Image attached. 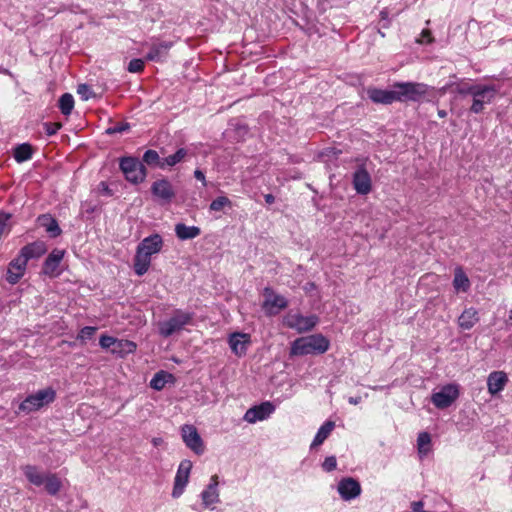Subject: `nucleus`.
<instances>
[{
  "instance_id": "obj_31",
  "label": "nucleus",
  "mask_w": 512,
  "mask_h": 512,
  "mask_svg": "<svg viewBox=\"0 0 512 512\" xmlns=\"http://www.w3.org/2000/svg\"><path fill=\"white\" fill-rule=\"evenodd\" d=\"M188 151L185 148H179L174 154L164 157L161 162V169L171 168L184 161Z\"/></svg>"
},
{
  "instance_id": "obj_57",
  "label": "nucleus",
  "mask_w": 512,
  "mask_h": 512,
  "mask_svg": "<svg viewBox=\"0 0 512 512\" xmlns=\"http://www.w3.org/2000/svg\"><path fill=\"white\" fill-rule=\"evenodd\" d=\"M381 16H382V18H385V17L387 16V12L382 11V12H381Z\"/></svg>"
},
{
  "instance_id": "obj_23",
  "label": "nucleus",
  "mask_w": 512,
  "mask_h": 512,
  "mask_svg": "<svg viewBox=\"0 0 512 512\" xmlns=\"http://www.w3.org/2000/svg\"><path fill=\"white\" fill-rule=\"evenodd\" d=\"M218 476L214 475L210 479V484L201 493L202 502L205 507L219 502Z\"/></svg>"
},
{
  "instance_id": "obj_14",
  "label": "nucleus",
  "mask_w": 512,
  "mask_h": 512,
  "mask_svg": "<svg viewBox=\"0 0 512 512\" xmlns=\"http://www.w3.org/2000/svg\"><path fill=\"white\" fill-rule=\"evenodd\" d=\"M275 410L271 402H263L260 405L249 408L244 414L243 419L248 423H256L267 419Z\"/></svg>"
},
{
  "instance_id": "obj_47",
  "label": "nucleus",
  "mask_w": 512,
  "mask_h": 512,
  "mask_svg": "<svg viewBox=\"0 0 512 512\" xmlns=\"http://www.w3.org/2000/svg\"><path fill=\"white\" fill-rule=\"evenodd\" d=\"M129 128H130V126L128 123H122V124H117L113 127L108 128L106 132L108 134L122 133L124 131H127Z\"/></svg>"
},
{
  "instance_id": "obj_22",
  "label": "nucleus",
  "mask_w": 512,
  "mask_h": 512,
  "mask_svg": "<svg viewBox=\"0 0 512 512\" xmlns=\"http://www.w3.org/2000/svg\"><path fill=\"white\" fill-rule=\"evenodd\" d=\"M65 252L63 250L54 249L46 258L43 264V272L49 276L58 275L57 269L64 257Z\"/></svg>"
},
{
  "instance_id": "obj_35",
  "label": "nucleus",
  "mask_w": 512,
  "mask_h": 512,
  "mask_svg": "<svg viewBox=\"0 0 512 512\" xmlns=\"http://www.w3.org/2000/svg\"><path fill=\"white\" fill-rule=\"evenodd\" d=\"M58 106L63 115H70L74 108L73 96L70 93L63 94L58 101Z\"/></svg>"
},
{
  "instance_id": "obj_45",
  "label": "nucleus",
  "mask_w": 512,
  "mask_h": 512,
  "mask_svg": "<svg viewBox=\"0 0 512 512\" xmlns=\"http://www.w3.org/2000/svg\"><path fill=\"white\" fill-rule=\"evenodd\" d=\"M337 467V460L335 456H328L325 458L324 462L322 463V468L326 472H331L335 470Z\"/></svg>"
},
{
  "instance_id": "obj_40",
  "label": "nucleus",
  "mask_w": 512,
  "mask_h": 512,
  "mask_svg": "<svg viewBox=\"0 0 512 512\" xmlns=\"http://www.w3.org/2000/svg\"><path fill=\"white\" fill-rule=\"evenodd\" d=\"M167 375L168 374L165 373L164 371H160V372L156 373L150 381L151 388L158 390V391L163 389L166 384Z\"/></svg>"
},
{
  "instance_id": "obj_16",
  "label": "nucleus",
  "mask_w": 512,
  "mask_h": 512,
  "mask_svg": "<svg viewBox=\"0 0 512 512\" xmlns=\"http://www.w3.org/2000/svg\"><path fill=\"white\" fill-rule=\"evenodd\" d=\"M151 192L154 197L167 203L175 196L172 184L165 178L155 181L151 186Z\"/></svg>"
},
{
  "instance_id": "obj_30",
  "label": "nucleus",
  "mask_w": 512,
  "mask_h": 512,
  "mask_svg": "<svg viewBox=\"0 0 512 512\" xmlns=\"http://www.w3.org/2000/svg\"><path fill=\"white\" fill-rule=\"evenodd\" d=\"M136 348L137 345L133 341L126 339H116L115 347L112 348V353L119 357H124L128 354L134 353Z\"/></svg>"
},
{
  "instance_id": "obj_4",
  "label": "nucleus",
  "mask_w": 512,
  "mask_h": 512,
  "mask_svg": "<svg viewBox=\"0 0 512 512\" xmlns=\"http://www.w3.org/2000/svg\"><path fill=\"white\" fill-rule=\"evenodd\" d=\"M56 398V391L47 387L27 396L19 405V411L29 414L52 403Z\"/></svg>"
},
{
  "instance_id": "obj_43",
  "label": "nucleus",
  "mask_w": 512,
  "mask_h": 512,
  "mask_svg": "<svg viewBox=\"0 0 512 512\" xmlns=\"http://www.w3.org/2000/svg\"><path fill=\"white\" fill-rule=\"evenodd\" d=\"M95 332H96L95 327L85 326L80 330L77 338L82 341H85V340L91 339L93 337V335L95 334Z\"/></svg>"
},
{
  "instance_id": "obj_26",
  "label": "nucleus",
  "mask_w": 512,
  "mask_h": 512,
  "mask_svg": "<svg viewBox=\"0 0 512 512\" xmlns=\"http://www.w3.org/2000/svg\"><path fill=\"white\" fill-rule=\"evenodd\" d=\"M479 321L478 312L475 308L465 309L458 318V325L463 330H470Z\"/></svg>"
},
{
  "instance_id": "obj_19",
  "label": "nucleus",
  "mask_w": 512,
  "mask_h": 512,
  "mask_svg": "<svg viewBox=\"0 0 512 512\" xmlns=\"http://www.w3.org/2000/svg\"><path fill=\"white\" fill-rule=\"evenodd\" d=\"M353 186L358 194L366 195L371 191V177L365 168L360 167L354 172Z\"/></svg>"
},
{
  "instance_id": "obj_55",
  "label": "nucleus",
  "mask_w": 512,
  "mask_h": 512,
  "mask_svg": "<svg viewBox=\"0 0 512 512\" xmlns=\"http://www.w3.org/2000/svg\"><path fill=\"white\" fill-rule=\"evenodd\" d=\"M438 116L440 118H445L447 116V112L445 110H439L438 111Z\"/></svg>"
},
{
  "instance_id": "obj_5",
  "label": "nucleus",
  "mask_w": 512,
  "mask_h": 512,
  "mask_svg": "<svg viewBox=\"0 0 512 512\" xmlns=\"http://www.w3.org/2000/svg\"><path fill=\"white\" fill-rule=\"evenodd\" d=\"M192 319L193 313L177 309L169 319L158 323L159 334L165 338L170 337L190 324Z\"/></svg>"
},
{
  "instance_id": "obj_7",
  "label": "nucleus",
  "mask_w": 512,
  "mask_h": 512,
  "mask_svg": "<svg viewBox=\"0 0 512 512\" xmlns=\"http://www.w3.org/2000/svg\"><path fill=\"white\" fill-rule=\"evenodd\" d=\"M119 166L126 180L133 184L141 183L146 178L145 166L135 157H122Z\"/></svg>"
},
{
  "instance_id": "obj_56",
  "label": "nucleus",
  "mask_w": 512,
  "mask_h": 512,
  "mask_svg": "<svg viewBox=\"0 0 512 512\" xmlns=\"http://www.w3.org/2000/svg\"><path fill=\"white\" fill-rule=\"evenodd\" d=\"M0 72H1V73H4V74H7V73H8V70H7V69H4V68H0Z\"/></svg>"
},
{
  "instance_id": "obj_17",
  "label": "nucleus",
  "mask_w": 512,
  "mask_h": 512,
  "mask_svg": "<svg viewBox=\"0 0 512 512\" xmlns=\"http://www.w3.org/2000/svg\"><path fill=\"white\" fill-rule=\"evenodd\" d=\"M27 261L18 255L8 266L6 280L10 284H16L24 275L27 267Z\"/></svg>"
},
{
  "instance_id": "obj_38",
  "label": "nucleus",
  "mask_w": 512,
  "mask_h": 512,
  "mask_svg": "<svg viewBox=\"0 0 512 512\" xmlns=\"http://www.w3.org/2000/svg\"><path fill=\"white\" fill-rule=\"evenodd\" d=\"M448 87H454V91L461 95H473L475 90V85L469 84V83H457L455 85L450 84L443 88V91H445Z\"/></svg>"
},
{
  "instance_id": "obj_39",
  "label": "nucleus",
  "mask_w": 512,
  "mask_h": 512,
  "mask_svg": "<svg viewBox=\"0 0 512 512\" xmlns=\"http://www.w3.org/2000/svg\"><path fill=\"white\" fill-rule=\"evenodd\" d=\"M431 442V437L427 432H422L418 435L417 438V445H418V451L421 454H426L429 450V445Z\"/></svg>"
},
{
  "instance_id": "obj_28",
  "label": "nucleus",
  "mask_w": 512,
  "mask_h": 512,
  "mask_svg": "<svg viewBox=\"0 0 512 512\" xmlns=\"http://www.w3.org/2000/svg\"><path fill=\"white\" fill-rule=\"evenodd\" d=\"M38 223L41 227L45 228L50 237L55 238L61 234V229L56 219L50 215H41L38 217Z\"/></svg>"
},
{
  "instance_id": "obj_27",
  "label": "nucleus",
  "mask_w": 512,
  "mask_h": 512,
  "mask_svg": "<svg viewBox=\"0 0 512 512\" xmlns=\"http://www.w3.org/2000/svg\"><path fill=\"white\" fill-rule=\"evenodd\" d=\"M175 234L180 240H190L201 234V229L197 226H187L183 223L175 225Z\"/></svg>"
},
{
  "instance_id": "obj_20",
  "label": "nucleus",
  "mask_w": 512,
  "mask_h": 512,
  "mask_svg": "<svg viewBox=\"0 0 512 512\" xmlns=\"http://www.w3.org/2000/svg\"><path fill=\"white\" fill-rule=\"evenodd\" d=\"M229 345L232 352L238 356L242 357L247 352V347L250 344V335L246 333H232L229 337Z\"/></svg>"
},
{
  "instance_id": "obj_18",
  "label": "nucleus",
  "mask_w": 512,
  "mask_h": 512,
  "mask_svg": "<svg viewBox=\"0 0 512 512\" xmlns=\"http://www.w3.org/2000/svg\"><path fill=\"white\" fill-rule=\"evenodd\" d=\"M171 41H157L150 45V51L146 55V60L153 62H162L168 56L169 50L172 48Z\"/></svg>"
},
{
  "instance_id": "obj_50",
  "label": "nucleus",
  "mask_w": 512,
  "mask_h": 512,
  "mask_svg": "<svg viewBox=\"0 0 512 512\" xmlns=\"http://www.w3.org/2000/svg\"><path fill=\"white\" fill-rule=\"evenodd\" d=\"M164 443V440L161 437H154L152 439V444L155 447L161 446Z\"/></svg>"
},
{
  "instance_id": "obj_42",
  "label": "nucleus",
  "mask_w": 512,
  "mask_h": 512,
  "mask_svg": "<svg viewBox=\"0 0 512 512\" xmlns=\"http://www.w3.org/2000/svg\"><path fill=\"white\" fill-rule=\"evenodd\" d=\"M77 93L84 101H87L94 96L92 89L87 84H80L77 88Z\"/></svg>"
},
{
  "instance_id": "obj_32",
  "label": "nucleus",
  "mask_w": 512,
  "mask_h": 512,
  "mask_svg": "<svg viewBox=\"0 0 512 512\" xmlns=\"http://www.w3.org/2000/svg\"><path fill=\"white\" fill-rule=\"evenodd\" d=\"M335 427V423L333 421H326L321 427L318 429L314 440L311 444V447L321 445L331 434Z\"/></svg>"
},
{
  "instance_id": "obj_44",
  "label": "nucleus",
  "mask_w": 512,
  "mask_h": 512,
  "mask_svg": "<svg viewBox=\"0 0 512 512\" xmlns=\"http://www.w3.org/2000/svg\"><path fill=\"white\" fill-rule=\"evenodd\" d=\"M117 338L112 336L102 335L99 340V344L104 349H111L115 347V342Z\"/></svg>"
},
{
  "instance_id": "obj_48",
  "label": "nucleus",
  "mask_w": 512,
  "mask_h": 512,
  "mask_svg": "<svg viewBox=\"0 0 512 512\" xmlns=\"http://www.w3.org/2000/svg\"><path fill=\"white\" fill-rule=\"evenodd\" d=\"M98 191L99 193H101L102 195H105V196H112V190L110 189L109 185L102 181L99 183L98 185Z\"/></svg>"
},
{
  "instance_id": "obj_53",
  "label": "nucleus",
  "mask_w": 512,
  "mask_h": 512,
  "mask_svg": "<svg viewBox=\"0 0 512 512\" xmlns=\"http://www.w3.org/2000/svg\"><path fill=\"white\" fill-rule=\"evenodd\" d=\"M264 198H265L266 203H268V204L274 203L275 199L272 194H266Z\"/></svg>"
},
{
  "instance_id": "obj_25",
  "label": "nucleus",
  "mask_w": 512,
  "mask_h": 512,
  "mask_svg": "<svg viewBox=\"0 0 512 512\" xmlns=\"http://www.w3.org/2000/svg\"><path fill=\"white\" fill-rule=\"evenodd\" d=\"M46 252V245L42 241H36L25 245L21 250L19 255L25 258L28 262L30 259H36L41 257Z\"/></svg>"
},
{
  "instance_id": "obj_8",
  "label": "nucleus",
  "mask_w": 512,
  "mask_h": 512,
  "mask_svg": "<svg viewBox=\"0 0 512 512\" xmlns=\"http://www.w3.org/2000/svg\"><path fill=\"white\" fill-rule=\"evenodd\" d=\"M459 397V387L456 384H447L434 392L431 401L438 409H445L451 406Z\"/></svg>"
},
{
  "instance_id": "obj_24",
  "label": "nucleus",
  "mask_w": 512,
  "mask_h": 512,
  "mask_svg": "<svg viewBox=\"0 0 512 512\" xmlns=\"http://www.w3.org/2000/svg\"><path fill=\"white\" fill-rule=\"evenodd\" d=\"M21 470L25 475L26 479L32 485L39 487L44 484L47 477V472L41 471L39 467L34 465H24L21 467Z\"/></svg>"
},
{
  "instance_id": "obj_37",
  "label": "nucleus",
  "mask_w": 512,
  "mask_h": 512,
  "mask_svg": "<svg viewBox=\"0 0 512 512\" xmlns=\"http://www.w3.org/2000/svg\"><path fill=\"white\" fill-rule=\"evenodd\" d=\"M225 207H232L231 200L226 196H219L210 203L209 209L211 211L219 212L222 211Z\"/></svg>"
},
{
  "instance_id": "obj_13",
  "label": "nucleus",
  "mask_w": 512,
  "mask_h": 512,
  "mask_svg": "<svg viewBox=\"0 0 512 512\" xmlns=\"http://www.w3.org/2000/svg\"><path fill=\"white\" fill-rule=\"evenodd\" d=\"M337 491L344 501H350L360 496L362 488L355 478L345 477L339 481Z\"/></svg>"
},
{
  "instance_id": "obj_11",
  "label": "nucleus",
  "mask_w": 512,
  "mask_h": 512,
  "mask_svg": "<svg viewBox=\"0 0 512 512\" xmlns=\"http://www.w3.org/2000/svg\"><path fill=\"white\" fill-rule=\"evenodd\" d=\"M288 302L285 297L276 294L271 288L264 289L263 309L267 315H276L280 310L286 308Z\"/></svg>"
},
{
  "instance_id": "obj_12",
  "label": "nucleus",
  "mask_w": 512,
  "mask_h": 512,
  "mask_svg": "<svg viewBox=\"0 0 512 512\" xmlns=\"http://www.w3.org/2000/svg\"><path fill=\"white\" fill-rule=\"evenodd\" d=\"M181 435L185 445L197 455L204 452V444L197 429L193 425H183L181 428Z\"/></svg>"
},
{
  "instance_id": "obj_21",
  "label": "nucleus",
  "mask_w": 512,
  "mask_h": 512,
  "mask_svg": "<svg viewBox=\"0 0 512 512\" xmlns=\"http://www.w3.org/2000/svg\"><path fill=\"white\" fill-rule=\"evenodd\" d=\"M508 382L507 374L503 371H493L488 375L487 388L491 395L501 392Z\"/></svg>"
},
{
  "instance_id": "obj_1",
  "label": "nucleus",
  "mask_w": 512,
  "mask_h": 512,
  "mask_svg": "<svg viewBox=\"0 0 512 512\" xmlns=\"http://www.w3.org/2000/svg\"><path fill=\"white\" fill-rule=\"evenodd\" d=\"M164 245L160 234H151L140 241L136 247L133 259V269L136 275H144L150 268L153 255L161 252Z\"/></svg>"
},
{
  "instance_id": "obj_52",
  "label": "nucleus",
  "mask_w": 512,
  "mask_h": 512,
  "mask_svg": "<svg viewBox=\"0 0 512 512\" xmlns=\"http://www.w3.org/2000/svg\"><path fill=\"white\" fill-rule=\"evenodd\" d=\"M361 401V397H350L348 399V402L352 405H357L358 403H360Z\"/></svg>"
},
{
  "instance_id": "obj_6",
  "label": "nucleus",
  "mask_w": 512,
  "mask_h": 512,
  "mask_svg": "<svg viewBox=\"0 0 512 512\" xmlns=\"http://www.w3.org/2000/svg\"><path fill=\"white\" fill-rule=\"evenodd\" d=\"M497 93L498 88L495 85L475 84L470 111L475 114L481 113L485 105L490 104L494 100Z\"/></svg>"
},
{
  "instance_id": "obj_46",
  "label": "nucleus",
  "mask_w": 512,
  "mask_h": 512,
  "mask_svg": "<svg viewBox=\"0 0 512 512\" xmlns=\"http://www.w3.org/2000/svg\"><path fill=\"white\" fill-rule=\"evenodd\" d=\"M44 127H45L46 134L48 136H52V135L56 134L58 132V130L61 129L62 124L58 123V122H54V123L47 122L44 124Z\"/></svg>"
},
{
  "instance_id": "obj_15",
  "label": "nucleus",
  "mask_w": 512,
  "mask_h": 512,
  "mask_svg": "<svg viewBox=\"0 0 512 512\" xmlns=\"http://www.w3.org/2000/svg\"><path fill=\"white\" fill-rule=\"evenodd\" d=\"M366 92L368 98L375 104L390 105L393 102H396L393 86L390 90L368 87Z\"/></svg>"
},
{
  "instance_id": "obj_3",
  "label": "nucleus",
  "mask_w": 512,
  "mask_h": 512,
  "mask_svg": "<svg viewBox=\"0 0 512 512\" xmlns=\"http://www.w3.org/2000/svg\"><path fill=\"white\" fill-rule=\"evenodd\" d=\"M396 102H419L425 99L430 87L425 83L419 82H395Z\"/></svg>"
},
{
  "instance_id": "obj_29",
  "label": "nucleus",
  "mask_w": 512,
  "mask_h": 512,
  "mask_svg": "<svg viewBox=\"0 0 512 512\" xmlns=\"http://www.w3.org/2000/svg\"><path fill=\"white\" fill-rule=\"evenodd\" d=\"M470 280L461 267L454 271L453 287L456 292H467L470 288Z\"/></svg>"
},
{
  "instance_id": "obj_2",
  "label": "nucleus",
  "mask_w": 512,
  "mask_h": 512,
  "mask_svg": "<svg viewBox=\"0 0 512 512\" xmlns=\"http://www.w3.org/2000/svg\"><path fill=\"white\" fill-rule=\"evenodd\" d=\"M329 340L322 334L300 337L293 341L290 349L291 356L323 354L329 349Z\"/></svg>"
},
{
  "instance_id": "obj_49",
  "label": "nucleus",
  "mask_w": 512,
  "mask_h": 512,
  "mask_svg": "<svg viewBox=\"0 0 512 512\" xmlns=\"http://www.w3.org/2000/svg\"><path fill=\"white\" fill-rule=\"evenodd\" d=\"M194 177H195L197 180L201 181V182H202V184H203V186H206V185H207L205 175H204V173H203L201 170L196 169V170L194 171Z\"/></svg>"
},
{
  "instance_id": "obj_9",
  "label": "nucleus",
  "mask_w": 512,
  "mask_h": 512,
  "mask_svg": "<svg viewBox=\"0 0 512 512\" xmlns=\"http://www.w3.org/2000/svg\"><path fill=\"white\" fill-rule=\"evenodd\" d=\"M318 322L315 315L303 316L300 313H289L285 317V325L298 332H307L312 330Z\"/></svg>"
},
{
  "instance_id": "obj_10",
  "label": "nucleus",
  "mask_w": 512,
  "mask_h": 512,
  "mask_svg": "<svg viewBox=\"0 0 512 512\" xmlns=\"http://www.w3.org/2000/svg\"><path fill=\"white\" fill-rule=\"evenodd\" d=\"M192 466V462L188 459H184L180 462L174 479V487L172 490L173 498H179L183 494L189 481Z\"/></svg>"
},
{
  "instance_id": "obj_51",
  "label": "nucleus",
  "mask_w": 512,
  "mask_h": 512,
  "mask_svg": "<svg viewBox=\"0 0 512 512\" xmlns=\"http://www.w3.org/2000/svg\"><path fill=\"white\" fill-rule=\"evenodd\" d=\"M430 31L429 30H423L421 35L423 38H427L426 42L430 43L432 41V38L430 36Z\"/></svg>"
},
{
  "instance_id": "obj_54",
  "label": "nucleus",
  "mask_w": 512,
  "mask_h": 512,
  "mask_svg": "<svg viewBox=\"0 0 512 512\" xmlns=\"http://www.w3.org/2000/svg\"><path fill=\"white\" fill-rule=\"evenodd\" d=\"M506 326H512V309L509 311L508 319L505 321Z\"/></svg>"
},
{
  "instance_id": "obj_36",
  "label": "nucleus",
  "mask_w": 512,
  "mask_h": 512,
  "mask_svg": "<svg viewBox=\"0 0 512 512\" xmlns=\"http://www.w3.org/2000/svg\"><path fill=\"white\" fill-rule=\"evenodd\" d=\"M162 159L156 150L149 149L143 155V162L149 166H156L161 169Z\"/></svg>"
},
{
  "instance_id": "obj_41",
  "label": "nucleus",
  "mask_w": 512,
  "mask_h": 512,
  "mask_svg": "<svg viewBox=\"0 0 512 512\" xmlns=\"http://www.w3.org/2000/svg\"><path fill=\"white\" fill-rule=\"evenodd\" d=\"M130 73H140L144 70V60L136 58L132 59L127 67Z\"/></svg>"
},
{
  "instance_id": "obj_34",
  "label": "nucleus",
  "mask_w": 512,
  "mask_h": 512,
  "mask_svg": "<svg viewBox=\"0 0 512 512\" xmlns=\"http://www.w3.org/2000/svg\"><path fill=\"white\" fill-rule=\"evenodd\" d=\"M43 485H45V489L50 495H56L62 488L60 478L56 474L50 472H47V477Z\"/></svg>"
},
{
  "instance_id": "obj_33",
  "label": "nucleus",
  "mask_w": 512,
  "mask_h": 512,
  "mask_svg": "<svg viewBox=\"0 0 512 512\" xmlns=\"http://www.w3.org/2000/svg\"><path fill=\"white\" fill-rule=\"evenodd\" d=\"M33 155V148L28 143L19 144L14 149V159L18 163L25 162L27 160H30Z\"/></svg>"
}]
</instances>
